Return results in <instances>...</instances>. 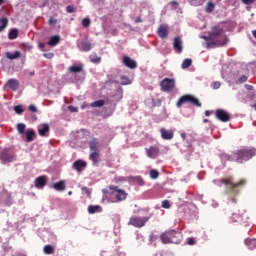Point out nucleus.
Returning a JSON list of instances; mask_svg holds the SVG:
<instances>
[{
  "instance_id": "obj_14",
  "label": "nucleus",
  "mask_w": 256,
  "mask_h": 256,
  "mask_svg": "<svg viewBox=\"0 0 256 256\" xmlns=\"http://www.w3.org/2000/svg\"><path fill=\"white\" fill-rule=\"evenodd\" d=\"M123 63L128 69H137V62L129 56L123 57Z\"/></svg>"
},
{
  "instance_id": "obj_31",
  "label": "nucleus",
  "mask_w": 256,
  "mask_h": 256,
  "mask_svg": "<svg viewBox=\"0 0 256 256\" xmlns=\"http://www.w3.org/2000/svg\"><path fill=\"white\" fill-rule=\"evenodd\" d=\"M220 158L222 161H235V152L233 153V156H229V154L222 153L220 155Z\"/></svg>"
},
{
  "instance_id": "obj_26",
  "label": "nucleus",
  "mask_w": 256,
  "mask_h": 256,
  "mask_svg": "<svg viewBox=\"0 0 256 256\" xmlns=\"http://www.w3.org/2000/svg\"><path fill=\"white\" fill-rule=\"evenodd\" d=\"M21 57V52L15 51L14 53L7 52L6 53V58L10 59V61H14V59H19Z\"/></svg>"
},
{
  "instance_id": "obj_38",
  "label": "nucleus",
  "mask_w": 256,
  "mask_h": 256,
  "mask_svg": "<svg viewBox=\"0 0 256 256\" xmlns=\"http://www.w3.org/2000/svg\"><path fill=\"white\" fill-rule=\"evenodd\" d=\"M25 129H27V126L24 123H19L17 125V131H18V133H20V135L25 134Z\"/></svg>"
},
{
  "instance_id": "obj_51",
  "label": "nucleus",
  "mask_w": 256,
  "mask_h": 256,
  "mask_svg": "<svg viewBox=\"0 0 256 256\" xmlns=\"http://www.w3.org/2000/svg\"><path fill=\"white\" fill-rule=\"evenodd\" d=\"M48 23L49 25H57V19L50 17Z\"/></svg>"
},
{
  "instance_id": "obj_27",
  "label": "nucleus",
  "mask_w": 256,
  "mask_h": 256,
  "mask_svg": "<svg viewBox=\"0 0 256 256\" xmlns=\"http://www.w3.org/2000/svg\"><path fill=\"white\" fill-rule=\"evenodd\" d=\"M35 138V130L29 129L26 131V141L27 143H31L33 139Z\"/></svg>"
},
{
  "instance_id": "obj_1",
  "label": "nucleus",
  "mask_w": 256,
  "mask_h": 256,
  "mask_svg": "<svg viewBox=\"0 0 256 256\" xmlns=\"http://www.w3.org/2000/svg\"><path fill=\"white\" fill-rule=\"evenodd\" d=\"M219 183H222V185H225L226 191L230 195H239V192L241 191V187H245L247 180L241 179L240 181L234 183L233 176H229L227 178H221L219 180Z\"/></svg>"
},
{
  "instance_id": "obj_23",
  "label": "nucleus",
  "mask_w": 256,
  "mask_h": 256,
  "mask_svg": "<svg viewBox=\"0 0 256 256\" xmlns=\"http://www.w3.org/2000/svg\"><path fill=\"white\" fill-rule=\"evenodd\" d=\"M80 45L82 51L89 52L92 49V45L91 42H89V40H82L80 42Z\"/></svg>"
},
{
  "instance_id": "obj_19",
  "label": "nucleus",
  "mask_w": 256,
  "mask_h": 256,
  "mask_svg": "<svg viewBox=\"0 0 256 256\" xmlns=\"http://www.w3.org/2000/svg\"><path fill=\"white\" fill-rule=\"evenodd\" d=\"M0 159H2V161H5L6 163H11L13 162V159H15V156L9 154V151L4 150L0 155Z\"/></svg>"
},
{
  "instance_id": "obj_43",
  "label": "nucleus",
  "mask_w": 256,
  "mask_h": 256,
  "mask_svg": "<svg viewBox=\"0 0 256 256\" xmlns=\"http://www.w3.org/2000/svg\"><path fill=\"white\" fill-rule=\"evenodd\" d=\"M150 177H151V179H157L159 177V171L151 170L150 171Z\"/></svg>"
},
{
  "instance_id": "obj_58",
  "label": "nucleus",
  "mask_w": 256,
  "mask_h": 256,
  "mask_svg": "<svg viewBox=\"0 0 256 256\" xmlns=\"http://www.w3.org/2000/svg\"><path fill=\"white\" fill-rule=\"evenodd\" d=\"M68 109L71 111V113H77V107L69 106Z\"/></svg>"
},
{
  "instance_id": "obj_60",
  "label": "nucleus",
  "mask_w": 256,
  "mask_h": 256,
  "mask_svg": "<svg viewBox=\"0 0 256 256\" xmlns=\"http://www.w3.org/2000/svg\"><path fill=\"white\" fill-rule=\"evenodd\" d=\"M246 89L248 90V91H252L253 90V86H251V85H249V84H246Z\"/></svg>"
},
{
  "instance_id": "obj_46",
  "label": "nucleus",
  "mask_w": 256,
  "mask_h": 256,
  "mask_svg": "<svg viewBox=\"0 0 256 256\" xmlns=\"http://www.w3.org/2000/svg\"><path fill=\"white\" fill-rule=\"evenodd\" d=\"M162 207H163V209H170L171 203L169 202V200L162 201Z\"/></svg>"
},
{
  "instance_id": "obj_36",
  "label": "nucleus",
  "mask_w": 256,
  "mask_h": 256,
  "mask_svg": "<svg viewBox=\"0 0 256 256\" xmlns=\"http://www.w3.org/2000/svg\"><path fill=\"white\" fill-rule=\"evenodd\" d=\"M89 148H90V151L91 153L95 152V151H99L97 149V139H94L92 140L90 143H89Z\"/></svg>"
},
{
  "instance_id": "obj_54",
  "label": "nucleus",
  "mask_w": 256,
  "mask_h": 256,
  "mask_svg": "<svg viewBox=\"0 0 256 256\" xmlns=\"http://www.w3.org/2000/svg\"><path fill=\"white\" fill-rule=\"evenodd\" d=\"M244 5H252V3H255V0H241Z\"/></svg>"
},
{
  "instance_id": "obj_18",
  "label": "nucleus",
  "mask_w": 256,
  "mask_h": 256,
  "mask_svg": "<svg viewBox=\"0 0 256 256\" xmlns=\"http://www.w3.org/2000/svg\"><path fill=\"white\" fill-rule=\"evenodd\" d=\"M89 159L92 161L93 165H98V163L101 161V153H99V151L91 152Z\"/></svg>"
},
{
  "instance_id": "obj_57",
  "label": "nucleus",
  "mask_w": 256,
  "mask_h": 256,
  "mask_svg": "<svg viewBox=\"0 0 256 256\" xmlns=\"http://www.w3.org/2000/svg\"><path fill=\"white\" fill-rule=\"evenodd\" d=\"M82 191H84V193H86V195H91V190H89V188H87V187H83L82 188Z\"/></svg>"
},
{
  "instance_id": "obj_21",
  "label": "nucleus",
  "mask_w": 256,
  "mask_h": 256,
  "mask_svg": "<svg viewBox=\"0 0 256 256\" xmlns=\"http://www.w3.org/2000/svg\"><path fill=\"white\" fill-rule=\"evenodd\" d=\"M158 35L161 39H166L169 35V30H167V26H160L158 28Z\"/></svg>"
},
{
  "instance_id": "obj_56",
  "label": "nucleus",
  "mask_w": 256,
  "mask_h": 256,
  "mask_svg": "<svg viewBox=\"0 0 256 256\" xmlns=\"http://www.w3.org/2000/svg\"><path fill=\"white\" fill-rule=\"evenodd\" d=\"M102 193H103L104 195H109V193H113V191L109 190V186H107V189H103V190H102Z\"/></svg>"
},
{
  "instance_id": "obj_22",
  "label": "nucleus",
  "mask_w": 256,
  "mask_h": 256,
  "mask_svg": "<svg viewBox=\"0 0 256 256\" xmlns=\"http://www.w3.org/2000/svg\"><path fill=\"white\" fill-rule=\"evenodd\" d=\"M52 187L53 189H55V191H65V189H67V187L65 186V181L63 180L54 183Z\"/></svg>"
},
{
  "instance_id": "obj_34",
  "label": "nucleus",
  "mask_w": 256,
  "mask_h": 256,
  "mask_svg": "<svg viewBox=\"0 0 256 256\" xmlns=\"http://www.w3.org/2000/svg\"><path fill=\"white\" fill-rule=\"evenodd\" d=\"M69 71H71V73H81V71H83V66H77V65L70 66Z\"/></svg>"
},
{
  "instance_id": "obj_61",
  "label": "nucleus",
  "mask_w": 256,
  "mask_h": 256,
  "mask_svg": "<svg viewBox=\"0 0 256 256\" xmlns=\"http://www.w3.org/2000/svg\"><path fill=\"white\" fill-rule=\"evenodd\" d=\"M143 20H141V17H137L135 20V23H142Z\"/></svg>"
},
{
  "instance_id": "obj_63",
  "label": "nucleus",
  "mask_w": 256,
  "mask_h": 256,
  "mask_svg": "<svg viewBox=\"0 0 256 256\" xmlns=\"http://www.w3.org/2000/svg\"><path fill=\"white\" fill-rule=\"evenodd\" d=\"M205 115H206V117H209V115H211V111L206 110V111H205Z\"/></svg>"
},
{
  "instance_id": "obj_40",
  "label": "nucleus",
  "mask_w": 256,
  "mask_h": 256,
  "mask_svg": "<svg viewBox=\"0 0 256 256\" xmlns=\"http://www.w3.org/2000/svg\"><path fill=\"white\" fill-rule=\"evenodd\" d=\"M17 37H19V32L17 29L11 30L8 34V39H17Z\"/></svg>"
},
{
  "instance_id": "obj_33",
  "label": "nucleus",
  "mask_w": 256,
  "mask_h": 256,
  "mask_svg": "<svg viewBox=\"0 0 256 256\" xmlns=\"http://www.w3.org/2000/svg\"><path fill=\"white\" fill-rule=\"evenodd\" d=\"M191 65H193V60H191V58H186L183 62H182V69H189V67H191Z\"/></svg>"
},
{
  "instance_id": "obj_35",
  "label": "nucleus",
  "mask_w": 256,
  "mask_h": 256,
  "mask_svg": "<svg viewBox=\"0 0 256 256\" xmlns=\"http://www.w3.org/2000/svg\"><path fill=\"white\" fill-rule=\"evenodd\" d=\"M99 209H101V206H99V205H95V206L90 205L88 207V213H90V215H93L94 213H97V211H99Z\"/></svg>"
},
{
  "instance_id": "obj_2",
  "label": "nucleus",
  "mask_w": 256,
  "mask_h": 256,
  "mask_svg": "<svg viewBox=\"0 0 256 256\" xmlns=\"http://www.w3.org/2000/svg\"><path fill=\"white\" fill-rule=\"evenodd\" d=\"M160 240L164 245L169 243L179 245L183 241V234L175 230L166 231L160 235Z\"/></svg>"
},
{
  "instance_id": "obj_47",
  "label": "nucleus",
  "mask_w": 256,
  "mask_h": 256,
  "mask_svg": "<svg viewBox=\"0 0 256 256\" xmlns=\"http://www.w3.org/2000/svg\"><path fill=\"white\" fill-rule=\"evenodd\" d=\"M82 25L83 27H89V25H91V20L89 18H84L82 20Z\"/></svg>"
},
{
  "instance_id": "obj_20",
  "label": "nucleus",
  "mask_w": 256,
  "mask_h": 256,
  "mask_svg": "<svg viewBox=\"0 0 256 256\" xmlns=\"http://www.w3.org/2000/svg\"><path fill=\"white\" fill-rule=\"evenodd\" d=\"M7 85L12 91H17L19 89V81H17V79H9Z\"/></svg>"
},
{
  "instance_id": "obj_50",
  "label": "nucleus",
  "mask_w": 256,
  "mask_h": 256,
  "mask_svg": "<svg viewBox=\"0 0 256 256\" xmlns=\"http://www.w3.org/2000/svg\"><path fill=\"white\" fill-rule=\"evenodd\" d=\"M29 111H31V113H37V107L34 105V104H31L29 107H28Z\"/></svg>"
},
{
  "instance_id": "obj_64",
  "label": "nucleus",
  "mask_w": 256,
  "mask_h": 256,
  "mask_svg": "<svg viewBox=\"0 0 256 256\" xmlns=\"http://www.w3.org/2000/svg\"><path fill=\"white\" fill-rule=\"evenodd\" d=\"M252 35H253V37L256 38V30H253V31H252Z\"/></svg>"
},
{
  "instance_id": "obj_42",
  "label": "nucleus",
  "mask_w": 256,
  "mask_h": 256,
  "mask_svg": "<svg viewBox=\"0 0 256 256\" xmlns=\"http://www.w3.org/2000/svg\"><path fill=\"white\" fill-rule=\"evenodd\" d=\"M121 85H131V80L127 76L121 77Z\"/></svg>"
},
{
  "instance_id": "obj_59",
  "label": "nucleus",
  "mask_w": 256,
  "mask_h": 256,
  "mask_svg": "<svg viewBox=\"0 0 256 256\" xmlns=\"http://www.w3.org/2000/svg\"><path fill=\"white\" fill-rule=\"evenodd\" d=\"M213 37L210 35V36H202L201 39H204V41H206V43L208 41H210Z\"/></svg>"
},
{
  "instance_id": "obj_7",
  "label": "nucleus",
  "mask_w": 256,
  "mask_h": 256,
  "mask_svg": "<svg viewBox=\"0 0 256 256\" xmlns=\"http://www.w3.org/2000/svg\"><path fill=\"white\" fill-rule=\"evenodd\" d=\"M160 87H161L162 91H164V93H169V92L173 91V89H175V79L164 78L160 82Z\"/></svg>"
},
{
  "instance_id": "obj_29",
  "label": "nucleus",
  "mask_w": 256,
  "mask_h": 256,
  "mask_svg": "<svg viewBox=\"0 0 256 256\" xmlns=\"http://www.w3.org/2000/svg\"><path fill=\"white\" fill-rule=\"evenodd\" d=\"M61 41V37L55 35L52 36L48 42V45H51V47H55V45H58V43Z\"/></svg>"
},
{
  "instance_id": "obj_32",
  "label": "nucleus",
  "mask_w": 256,
  "mask_h": 256,
  "mask_svg": "<svg viewBox=\"0 0 256 256\" xmlns=\"http://www.w3.org/2000/svg\"><path fill=\"white\" fill-rule=\"evenodd\" d=\"M129 180L137 183V185H145V181L141 176L130 177Z\"/></svg>"
},
{
  "instance_id": "obj_24",
  "label": "nucleus",
  "mask_w": 256,
  "mask_h": 256,
  "mask_svg": "<svg viewBox=\"0 0 256 256\" xmlns=\"http://www.w3.org/2000/svg\"><path fill=\"white\" fill-rule=\"evenodd\" d=\"M243 213H245V211H242L241 213H233L232 214V222L233 223H243Z\"/></svg>"
},
{
  "instance_id": "obj_41",
  "label": "nucleus",
  "mask_w": 256,
  "mask_h": 256,
  "mask_svg": "<svg viewBox=\"0 0 256 256\" xmlns=\"http://www.w3.org/2000/svg\"><path fill=\"white\" fill-rule=\"evenodd\" d=\"M90 61L91 63L99 64L101 63V57L97 55H90Z\"/></svg>"
},
{
  "instance_id": "obj_44",
  "label": "nucleus",
  "mask_w": 256,
  "mask_h": 256,
  "mask_svg": "<svg viewBox=\"0 0 256 256\" xmlns=\"http://www.w3.org/2000/svg\"><path fill=\"white\" fill-rule=\"evenodd\" d=\"M14 111H15V113H17V115H22L24 110H23V107L21 105H18V106L14 107Z\"/></svg>"
},
{
  "instance_id": "obj_62",
  "label": "nucleus",
  "mask_w": 256,
  "mask_h": 256,
  "mask_svg": "<svg viewBox=\"0 0 256 256\" xmlns=\"http://www.w3.org/2000/svg\"><path fill=\"white\" fill-rule=\"evenodd\" d=\"M39 47H40V49H45V43H40Z\"/></svg>"
},
{
  "instance_id": "obj_4",
  "label": "nucleus",
  "mask_w": 256,
  "mask_h": 256,
  "mask_svg": "<svg viewBox=\"0 0 256 256\" xmlns=\"http://www.w3.org/2000/svg\"><path fill=\"white\" fill-rule=\"evenodd\" d=\"M152 215L149 214L148 216L139 217V216H132L129 219L128 225H132V227H136L137 229H141V227H145V224L149 219H151Z\"/></svg>"
},
{
  "instance_id": "obj_55",
  "label": "nucleus",
  "mask_w": 256,
  "mask_h": 256,
  "mask_svg": "<svg viewBox=\"0 0 256 256\" xmlns=\"http://www.w3.org/2000/svg\"><path fill=\"white\" fill-rule=\"evenodd\" d=\"M121 181H127V178H125V177H119V178H115V182L116 183H121Z\"/></svg>"
},
{
  "instance_id": "obj_53",
  "label": "nucleus",
  "mask_w": 256,
  "mask_h": 256,
  "mask_svg": "<svg viewBox=\"0 0 256 256\" xmlns=\"http://www.w3.org/2000/svg\"><path fill=\"white\" fill-rule=\"evenodd\" d=\"M212 87L213 89H219L221 87V82L219 81L214 82Z\"/></svg>"
},
{
  "instance_id": "obj_28",
  "label": "nucleus",
  "mask_w": 256,
  "mask_h": 256,
  "mask_svg": "<svg viewBox=\"0 0 256 256\" xmlns=\"http://www.w3.org/2000/svg\"><path fill=\"white\" fill-rule=\"evenodd\" d=\"M7 25H9V19L6 17L0 19V33H3L7 29Z\"/></svg>"
},
{
  "instance_id": "obj_16",
  "label": "nucleus",
  "mask_w": 256,
  "mask_h": 256,
  "mask_svg": "<svg viewBox=\"0 0 256 256\" xmlns=\"http://www.w3.org/2000/svg\"><path fill=\"white\" fill-rule=\"evenodd\" d=\"M35 187L36 189H43L47 185V177L39 176L35 179Z\"/></svg>"
},
{
  "instance_id": "obj_52",
  "label": "nucleus",
  "mask_w": 256,
  "mask_h": 256,
  "mask_svg": "<svg viewBox=\"0 0 256 256\" xmlns=\"http://www.w3.org/2000/svg\"><path fill=\"white\" fill-rule=\"evenodd\" d=\"M247 76L246 75H242L239 79H238V81H239V83H245L246 81H247Z\"/></svg>"
},
{
  "instance_id": "obj_8",
  "label": "nucleus",
  "mask_w": 256,
  "mask_h": 256,
  "mask_svg": "<svg viewBox=\"0 0 256 256\" xmlns=\"http://www.w3.org/2000/svg\"><path fill=\"white\" fill-rule=\"evenodd\" d=\"M109 191H115L116 193V201L121 202L127 199V192L123 189H119L117 186H108Z\"/></svg>"
},
{
  "instance_id": "obj_39",
  "label": "nucleus",
  "mask_w": 256,
  "mask_h": 256,
  "mask_svg": "<svg viewBox=\"0 0 256 256\" xmlns=\"http://www.w3.org/2000/svg\"><path fill=\"white\" fill-rule=\"evenodd\" d=\"M103 105H105V100H97V101H94L90 104V107H103Z\"/></svg>"
},
{
  "instance_id": "obj_6",
  "label": "nucleus",
  "mask_w": 256,
  "mask_h": 256,
  "mask_svg": "<svg viewBox=\"0 0 256 256\" xmlns=\"http://www.w3.org/2000/svg\"><path fill=\"white\" fill-rule=\"evenodd\" d=\"M222 40H213L210 39L206 42V48L207 49H215V47H225V45H227V43H229V39L227 38V35H224L223 37H221Z\"/></svg>"
},
{
  "instance_id": "obj_45",
  "label": "nucleus",
  "mask_w": 256,
  "mask_h": 256,
  "mask_svg": "<svg viewBox=\"0 0 256 256\" xmlns=\"http://www.w3.org/2000/svg\"><path fill=\"white\" fill-rule=\"evenodd\" d=\"M66 11H67V13H75L77 11V9L73 5H68L66 7Z\"/></svg>"
},
{
  "instance_id": "obj_3",
  "label": "nucleus",
  "mask_w": 256,
  "mask_h": 256,
  "mask_svg": "<svg viewBox=\"0 0 256 256\" xmlns=\"http://www.w3.org/2000/svg\"><path fill=\"white\" fill-rule=\"evenodd\" d=\"M234 154L236 163H245V161H249L250 159H253V157H255L256 149L244 147L234 152Z\"/></svg>"
},
{
  "instance_id": "obj_13",
  "label": "nucleus",
  "mask_w": 256,
  "mask_h": 256,
  "mask_svg": "<svg viewBox=\"0 0 256 256\" xmlns=\"http://www.w3.org/2000/svg\"><path fill=\"white\" fill-rule=\"evenodd\" d=\"M210 35L212 38L214 37H220V39H218V41H223V28L219 27V26H213L212 30L210 32Z\"/></svg>"
},
{
  "instance_id": "obj_48",
  "label": "nucleus",
  "mask_w": 256,
  "mask_h": 256,
  "mask_svg": "<svg viewBox=\"0 0 256 256\" xmlns=\"http://www.w3.org/2000/svg\"><path fill=\"white\" fill-rule=\"evenodd\" d=\"M195 243H197V241L194 237H190L187 239V245H195Z\"/></svg>"
},
{
  "instance_id": "obj_49",
  "label": "nucleus",
  "mask_w": 256,
  "mask_h": 256,
  "mask_svg": "<svg viewBox=\"0 0 256 256\" xmlns=\"http://www.w3.org/2000/svg\"><path fill=\"white\" fill-rule=\"evenodd\" d=\"M43 57H45L46 59H53V57H55V54H53V52L44 53Z\"/></svg>"
},
{
  "instance_id": "obj_17",
  "label": "nucleus",
  "mask_w": 256,
  "mask_h": 256,
  "mask_svg": "<svg viewBox=\"0 0 256 256\" xmlns=\"http://www.w3.org/2000/svg\"><path fill=\"white\" fill-rule=\"evenodd\" d=\"M173 47L176 50V53H183V42L181 37L177 36L174 38Z\"/></svg>"
},
{
  "instance_id": "obj_11",
  "label": "nucleus",
  "mask_w": 256,
  "mask_h": 256,
  "mask_svg": "<svg viewBox=\"0 0 256 256\" xmlns=\"http://www.w3.org/2000/svg\"><path fill=\"white\" fill-rule=\"evenodd\" d=\"M160 133H161L162 139H164L165 141H171V139L175 137V132H173V130H167L165 128H161Z\"/></svg>"
},
{
  "instance_id": "obj_37",
  "label": "nucleus",
  "mask_w": 256,
  "mask_h": 256,
  "mask_svg": "<svg viewBox=\"0 0 256 256\" xmlns=\"http://www.w3.org/2000/svg\"><path fill=\"white\" fill-rule=\"evenodd\" d=\"M205 11L206 13H213V11H215V4H213V2H208Z\"/></svg>"
},
{
  "instance_id": "obj_25",
  "label": "nucleus",
  "mask_w": 256,
  "mask_h": 256,
  "mask_svg": "<svg viewBox=\"0 0 256 256\" xmlns=\"http://www.w3.org/2000/svg\"><path fill=\"white\" fill-rule=\"evenodd\" d=\"M245 245H247L248 249H250V251H253L254 249H256V239H246L245 240Z\"/></svg>"
},
{
  "instance_id": "obj_9",
  "label": "nucleus",
  "mask_w": 256,
  "mask_h": 256,
  "mask_svg": "<svg viewBox=\"0 0 256 256\" xmlns=\"http://www.w3.org/2000/svg\"><path fill=\"white\" fill-rule=\"evenodd\" d=\"M215 115L219 119V121H222V123H227V121L231 119L229 113H227V111L223 109H217Z\"/></svg>"
},
{
  "instance_id": "obj_12",
  "label": "nucleus",
  "mask_w": 256,
  "mask_h": 256,
  "mask_svg": "<svg viewBox=\"0 0 256 256\" xmlns=\"http://www.w3.org/2000/svg\"><path fill=\"white\" fill-rule=\"evenodd\" d=\"M49 131H51V128L47 123L40 124L38 126V134L40 135V137H47L49 135Z\"/></svg>"
},
{
  "instance_id": "obj_10",
  "label": "nucleus",
  "mask_w": 256,
  "mask_h": 256,
  "mask_svg": "<svg viewBox=\"0 0 256 256\" xmlns=\"http://www.w3.org/2000/svg\"><path fill=\"white\" fill-rule=\"evenodd\" d=\"M159 153V147L157 146H150L149 148H146V155L150 159H156Z\"/></svg>"
},
{
  "instance_id": "obj_30",
  "label": "nucleus",
  "mask_w": 256,
  "mask_h": 256,
  "mask_svg": "<svg viewBox=\"0 0 256 256\" xmlns=\"http://www.w3.org/2000/svg\"><path fill=\"white\" fill-rule=\"evenodd\" d=\"M43 251L45 255H53V253H55V247L48 244L44 246Z\"/></svg>"
},
{
  "instance_id": "obj_15",
  "label": "nucleus",
  "mask_w": 256,
  "mask_h": 256,
  "mask_svg": "<svg viewBox=\"0 0 256 256\" xmlns=\"http://www.w3.org/2000/svg\"><path fill=\"white\" fill-rule=\"evenodd\" d=\"M72 167L75 171H77L78 173H81V171H83V169L87 167V162L83 160H76L73 163Z\"/></svg>"
},
{
  "instance_id": "obj_5",
  "label": "nucleus",
  "mask_w": 256,
  "mask_h": 256,
  "mask_svg": "<svg viewBox=\"0 0 256 256\" xmlns=\"http://www.w3.org/2000/svg\"><path fill=\"white\" fill-rule=\"evenodd\" d=\"M185 103H191L196 107H201V102L199 101V99L195 98L193 95L186 94L180 97V99L177 102V107H181V105Z\"/></svg>"
}]
</instances>
